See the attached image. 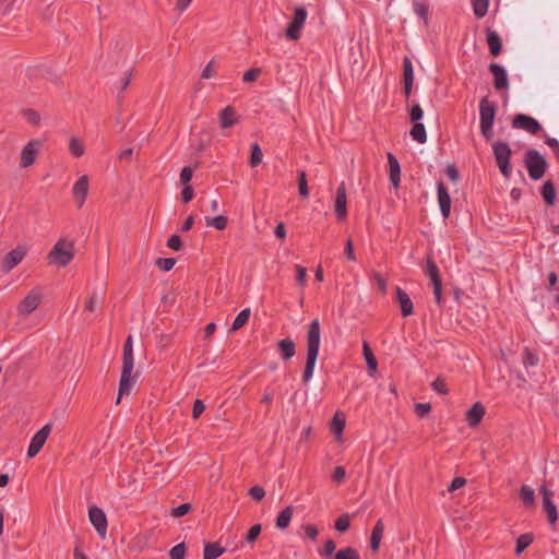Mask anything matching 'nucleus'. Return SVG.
Returning a JSON list of instances; mask_svg holds the SVG:
<instances>
[{"instance_id":"obj_1","label":"nucleus","mask_w":559,"mask_h":559,"mask_svg":"<svg viewBox=\"0 0 559 559\" xmlns=\"http://www.w3.org/2000/svg\"><path fill=\"white\" fill-rule=\"evenodd\" d=\"M307 356H306V365L302 372L301 380L305 384H307L314 372L320 342H321V325L318 319L312 320L307 329Z\"/></svg>"},{"instance_id":"obj_2","label":"nucleus","mask_w":559,"mask_h":559,"mask_svg":"<svg viewBox=\"0 0 559 559\" xmlns=\"http://www.w3.org/2000/svg\"><path fill=\"white\" fill-rule=\"evenodd\" d=\"M134 368V358H133V344L132 336L129 335L123 345V355H122V370L119 381V392L117 397V404L120 403V400L123 395H128L131 392V389L135 382V377H132V370Z\"/></svg>"},{"instance_id":"obj_3","label":"nucleus","mask_w":559,"mask_h":559,"mask_svg":"<svg viewBox=\"0 0 559 559\" xmlns=\"http://www.w3.org/2000/svg\"><path fill=\"white\" fill-rule=\"evenodd\" d=\"M75 255L74 242L59 239L47 255L48 263L60 267L68 266Z\"/></svg>"},{"instance_id":"obj_4","label":"nucleus","mask_w":559,"mask_h":559,"mask_svg":"<svg viewBox=\"0 0 559 559\" xmlns=\"http://www.w3.org/2000/svg\"><path fill=\"white\" fill-rule=\"evenodd\" d=\"M497 112V105L485 96L479 103V115H480V132L483 136L490 141L493 138V122Z\"/></svg>"},{"instance_id":"obj_5","label":"nucleus","mask_w":559,"mask_h":559,"mask_svg":"<svg viewBox=\"0 0 559 559\" xmlns=\"http://www.w3.org/2000/svg\"><path fill=\"white\" fill-rule=\"evenodd\" d=\"M524 163L532 180H539L545 175L547 162L538 151L527 150L524 155Z\"/></svg>"},{"instance_id":"obj_6","label":"nucleus","mask_w":559,"mask_h":559,"mask_svg":"<svg viewBox=\"0 0 559 559\" xmlns=\"http://www.w3.org/2000/svg\"><path fill=\"white\" fill-rule=\"evenodd\" d=\"M493 155L497 162V165L501 171V174L509 178L511 176V165H510V158L512 151L510 148V145L507 142L503 141H497L492 145Z\"/></svg>"},{"instance_id":"obj_7","label":"nucleus","mask_w":559,"mask_h":559,"mask_svg":"<svg viewBox=\"0 0 559 559\" xmlns=\"http://www.w3.org/2000/svg\"><path fill=\"white\" fill-rule=\"evenodd\" d=\"M307 16L308 13L305 7L300 5L295 8L293 19L285 31L286 38L290 40H298L300 38Z\"/></svg>"},{"instance_id":"obj_8","label":"nucleus","mask_w":559,"mask_h":559,"mask_svg":"<svg viewBox=\"0 0 559 559\" xmlns=\"http://www.w3.org/2000/svg\"><path fill=\"white\" fill-rule=\"evenodd\" d=\"M43 300V292L40 287L33 288L26 297L21 300L17 306V313L20 316H28L34 312Z\"/></svg>"},{"instance_id":"obj_9","label":"nucleus","mask_w":559,"mask_h":559,"mask_svg":"<svg viewBox=\"0 0 559 559\" xmlns=\"http://www.w3.org/2000/svg\"><path fill=\"white\" fill-rule=\"evenodd\" d=\"M27 254V248L24 245H19L13 250L9 251L2 259L1 271L3 273L11 272L19 265Z\"/></svg>"},{"instance_id":"obj_10","label":"nucleus","mask_w":559,"mask_h":559,"mask_svg":"<svg viewBox=\"0 0 559 559\" xmlns=\"http://www.w3.org/2000/svg\"><path fill=\"white\" fill-rule=\"evenodd\" d=\"M512 127L515 129H523L532 134H537L543 129L536 119L524 114H518L514 116Z\"/></svg>"},{"instance_id":"obj_11","label":"nucleus","mask_w":559,"mask_h":559,"mask_svg":"<svg viewBox=\"0 0 559 559\" xmlns=\"http://www.w3.org/2000/svg\"><path fill=\"white\" fill-rule=\"evenodd\" d=\"M50 431H51V426L49 424H47L33 436L29 447H28V450H27L28 457H34L38 454V452L41 450V448L46 443Z\"/></svg>"},{"instance_id":"obj_12","label":"nucleus","mask_w":559,"mask_h":559,"mask_svg":"<svg viewBox=\"0 0 559 559\" xmlns=\"http://www.w3.org/2000/svg\"><path fill=\"white\" fill-rule=\"evenodd\" d=\"M543 496V509L548 518V521L551 525H555L558 520V511L557 507L552 501L554 492L548 489L545 485L539 489Z\"/></svg>"},{"instance_id":"obj_13","label":"nucleus","mask_w":559,"mask_h":559,"mask_svg":"<svg viewBox=\"0 0 559 559\" xmlns=\"http://www.w3.org/2000/svg\"><path fill=\"white\" fill-rule=\"evenodd\" d=\"M334 212L338 222H343L347 217V193L344 182L336 190Z\"/></svg>"},{"instance_id":"obj_14","label":"nucleus","mask_w":559,"mask_h":559,"mask_svg":"<svg viewBox=\"0 0 559 559\" xmlns=\"http://www.w3.org/2000/svg\"><path fill=\"white\" fill-rule=\"evenodd\" d=\"M88 516L97 533L105 537L107 533V516L105 512L100 508L93 506L88 509Z\"/></svg>"},{"instance_id":"obj_15","label":"nucleus","mask_w":559,"mask_h":559,"mask_svg":"<svg viewBox=\"0 0 559 559\" xmlns=\"http://www.w3.org/2000/svg\"><path fill=\"white\" fill-rule=\"evenodd\" d=\"M88 193V178L86 175L80 177L72 188L73 198L78 207H82Z\"/></svg>"},{"instance_id":"obj_16","label":"nucleus","mask_w":559,"mask_h":559,"mask_svg":"<svg viewBox=\"0 0 559 559\" xmlns=\"http://www.w3.org/2000/svg\"><path fill=\"white\" fill-rule=\"evenodd\" d=\"M40 143L39 141H29L21 152V162L20 166L22 168H27L34 164L38 147Z\"/></svg>"},{"instance_id":"obj_17","label":"nucleus","mask_w":559,"mask_h":559,"mask_svg":"<svg viewBox=\"0 0 559 559\" xmlns=\"http://www.w3.org/2000/svg\"><path fill=\"white\" fill-rule=\"evenodd\" d=\"M438 202L443 218H448L451 212V197L445 185L440 181L437 185Z\"/></svg>"},{"instance_id":"obj_18","label":"nucleus","mask_w":559,"mask_h":559,"mask_svg":"<svg viewBox=\"0 0 559 559\" xmlns=\"http://www.w3.org/2000/svg\"><path fill=\"white\" fill-rule=\"evenodd\" d=\"M489 71L493 75V86L496 90H503L508 87V73L502 66L498 63H491L489 66Z\"/></svg>"},{"instance_id":"obj_19","label":"nucleus","mask_w":559,"mask_h":559,"mask_svg":"<svg viewBox=\"0 0 559 559\" xmlns=\"http://www.w3.org/2000/svg\"><path fill=\"white\" fill-rule=\"evenodd\" d=\"M396 301L400 305L403 317H409L414 313V305L408 294L401 287L395 288Z\"/></svg>"},{"instance_id":"obj_20","label":"nucleus","mask_w":559,"mask_h":559,"mask_svg":"<svg viewBox=\"0 0 559 559\" xmlns=\"http://www.w3.org/2000/svg\"><path fill=\"white\" fill-rule=\"evenodd\" d=\"M486 411L480 402H476L467 412L466 420L471 427H476L481 421Z\"/></svg>"},{"instance_id":"obj_21","label":"nucleus","mask_w":559,"mask_h":559,"mask_svg":"<svg viewBox=\"0 0 559 559\" xmlns=\"http://www.w3.org/2000/svg\"><path fill=\"white\" fill-rule=\"evenodd\" d=\"M386 157H388L389 167H390V180H391L393 187L397 188L400 186V181H401L400 163H399L397 158L395 157V155L390 152L386 154Z\"/></svg>"},{"instance_id":"obj_22","label":"nucleus","mask_w":559,"mask_h":559,"mask_svg":"<svg viewBox=\"0 0 559 559\" xmlns=\"http://www.w3.org/2000/svg\"><path fill=\"white\" fill-rule=\"evenodd\" d=\"M277 349L284 360H289L296 354V344L289 337L283 338L277 343Z\"/></svg>"},{"instance_id":"obj_23","label":"nucleus","mask_w":559,"mask_h":559,"mask_svg":"<svg viewBox=\"0 0 559 559\" xmlns=\"http://www.w3.org/2000/svg\"><path fill=\"white\" fill-rule=\"evenodd\" d=\"M384 532V523L382 519H379L376 525L372 528L370 536V548L373 552L378 551L380 548V543Z\"/></svg>"},{"instance_id":"obj_24","label":"nucleus","mask_w":559,"mask_h":559,"mask_svg":"<svg viewBox=\"0 0 559 559\" xmlns=\"http://www.w3.org/2000/svg\"><path fill=\"white\" fill-rule=\"evenodd\" d=\"M540 194L544 202L548 206H552L557 199V191L554 182L551 180H547L543 183L540 188Z\"/></svg>"},{"instance_id":"obj_25","label":"nucleus","mask_w":559,"mask_h":559,"mask_svg":"<svg viewBox=\"0 0 559 559\" xmlns=\"http://www.w3.org/2000/svg\"><path fill=\"white\" fill-rule=\"evenodd\" d=\"M487 43L489 46V52L491 56L497 57L502 50V40L500 36L490 28L487 29Z\"/></svg>"},{"instance_id":"obj_26","label":"nucleus","mask_w":559,"mask_h":559,"mask_svg":"<svg viewBox=\"0 0 559 559\" xmlns=\"http://www.w3.org/2000/svg\"><path fill=\"white\" fill-rule=\"evenodd\" d=\"M236 122V110L234 107L227 106L219 112V123L223 129L230 128Z\"/></svg>"},{"instance_id":"obj_27","label":"nucleus","mask_w":559,"mask_h":559,"mask_svg":"<svg viewBox=\"0 0 559 559\" xmlns=\"http://www.w3.org/2000/svg\"><path fill=\"white\" fill-rule=\"evenodd\" d=\"M226 549L217 542H209L204 544L203 559H217Z\"/></svg>"},{"instance_id":"obj_28","label":"nucleus","mask_w":559,"mask_h":559,"mask_svg":"<svg viewBox=\"0 0 559 559\" xmlns=\"http://www.w3.org/2000/svg\"><path fill=\"white\" fill-rule=\"evenodd\" d=\"M293 514H294V508L293 506H287L276 518L275 520V525L278 530H286L289 524H290V521L293 519Z\"/></svg>"},{"instance_id":"obj_29","label":"nucleus","mask_w":559,"mask_h":559,"mask_svg":"<svg viewBox=\"0 0 559 559\" xmlns=\"http://www.w3.org/2000/svg\"><path fill=\"white\" fill-rule=\"evenodd\" d=\"M362 354L366 359L368 370H369L370 374H372L373 372L377 371L378 360H377L371 347L369 346L368 342H366V341L362 344Z\"/></svg>"},{"instance_id":"obj_30","label":"nucleus","mask_w":559,"mask_h":559,"mask_svg":"<svg viewBox=\"0 0 559 559\" xmlns=\"http://www.w3.org/2000/svg\"><path fill=\"white\" fill-rule=\"evenodd\" d=\"M411 136L414 141L424 144L427 141L425 126L421 122H415L411 129Z\"/></svg>"},{"instance_id":"obj_31","label":"nucleus","mask_w":559,"mask_h":559,"mask_svg":"<svg viewBox=\"0 0 559 559\" xmlns=\"http://www.w3.org/2000/svg\"><path fill=\"white\" fill-rule=\"evenodd\" d=\"M251 311L249 308L242 309L233 322L230 331L235 332L245 326L250 319Z\"/></svg>"},{"instance_id":"obj_32","label":"nucleus","mask_w":559,"mask_h":559,"mask_svg":"<svg viewBox=\"0 0 559 559\" xmlns=\"http://www.w3.org/2000/svg\"><path fill=\"white\" fill-rule=\"evenodd\" d=\"M345 417L336 413L331 421V431L337 437L341 438L345 428Z\"/></svg>"},{"instance_id":"obj_33","label":"nucleus","mask_w":559,"mask_h":559,"mask_svg":"<svg viewBox=\"0 0 559 559\" xmlns=\"http://www.w3.org/2000/svg\"><path fill=\"white\" fill-rule=\"evenodd\" d=\"M534 540L533 533H525L518 537L515 546V555L522 554Z\"/></svg>"},{"instance_id":"obj_34","label":"nucleus","mask_w":559,"mask_h":559,"mask_svg":"<svg viewBox=\"0 0 559 559\" xmlns=\"http://www.w3.org/2000/svg\"><path fill=\"white\" fill-rule=\"evenodd\" d=\"M520 499L525 507H533L535 502L534 490L530 486L523 485L520 489Z\"/></svg>"},{"instance_id":"obj_35","label":"nucleus","mask_w":559,"mask_h":559,"mask_svg":"<svg viewBox=\"0 0 559 559\" xmlns=\"http://www.w3.org/2000/svg\"><path fill=\"white\" fill-rule=\"evenodd\" d=\"M522 362L525 368L535 367L539 362V358L528 347L523 350Z\"/></svg>"},{"instance_id":"obj_36","label":"nucleus","mask_w":559,"mask_h":559,"mask_svg":"<svg viewBox=\"0 0 559 559\" xmlns=\"http://www.w3.org/2000/svg\"><path fill=\"white\" fill-rule=\"evenodd\" d=\"M474 14L477 19H481L487 14L489 0H472Z\"/></svg>"},{"instance_id":"obj_37","label":"nucleus","mask_w":559,"mask_h":559,"mask_svg":"<svg viewBox=\"0 0 559 559\" xmlns=\"http://www.w3.org/2000/svg\"><path fill=\"white\" fill-rule=\"evenodd\" d=\"M263 157L262 150L258 143L251 144V155L249 159V164L252 168L257 167L261 164Z\"/></svg>"},{"instance_id":"obj_38","label":"nucleus","mask_w":559,"mask_h":559,"mask_svg":"<svg viewBox=\"0 0 559 559\" xmlns=\"http://www.w3.org/2000/svg\"><path fill=\"white\" fill-rule=\"evenodd\" d=\"M425 274L430 278V281L440 276L439 267L430 255L426 259Z\"/></svg>"},{"instance_id":"obj_39","label":"nucleus","mask_w":559,"mask_h":559,"mask_svg":"<svg viewBox=\"0 0 559 559\" xmlns=\"http://www.w3.org/2000/svg\"><path fill=\"white\" fill-rule=\"evenodd\" d=\"M206 224L207 226H213L217 230H224L227 227L228 218L224 215H218L215 217H206Z\"/></svg>"},{"instance_id":"obj_40","label":"nucleus","mask_w":559,"mask_h":559,"mask_svg":"<svg viewBox=\"0 0 559 559\" xmlns=\"http://www.w3.org/2000/svg\"><path fill=\"white\" fill-rule=\"evenodd\" d=\"M334 559H360L359 552L357 549L353 547H346L344 549H340Z\"/></svg>"},{"instance_id":"obj_41","label":"nucleus","mask_w":559,"mask_h":559,"mask_svg":"<svg viewBox=\"0 0 559 559\" xmlns=\"http://www.w3.org/2000/svg\"><path fill=\"white\" fill-rule=\"evenodd\" d=\"M403 80L404 82H414L413 63L408 57L403 59Z\"/></svg>"},{"instance_id":"obj_42","label":"nucleus","mask_w":559,"mask_h":559,"mask_svg":"<svg viewBox=\"0 0 559 559\" xmlns=\"http://www.w3.org/2000/svg\"><path fill=\"white\" fill-rule=\"evenodd\" d=\"M298 190L302 198L309 197V187L307 182V176L305 170L298 171Z\"/></svg>"},{"instance_id":"obj_43","label":"nucleus","mask_w":559,"mask_h":559,"mask_svg":"<svg viewBox=\"0 0 559 559\" xmlns=\"http://www.w3.org/2000/svg\"><path fill=\"white\" fill-rule=\"evenodd\" d=\"M433 287V295L436 302L440 306L443 302L442 297V280L441 276L430 281Z\"/></svg>"},{"instance_id":"obj_44","label":"nucleus","mask_w":559,"mask_h":559,"mask_svg":"<svg viewBox=\"0 0 559 559\" xmlns=\"http://www.w3.org/2000/svg\"><path fill=\"white\" fill-rule=\"evenodd\" d=\"M70 153L75 157H81L84 154V145L83 143L76 139L72 138L69 143Z\"/></svg>"},{"instance_id":"obj_45","label":"nucleus","mask_w":559,"mask_h":559,"mask_svg":"<svg viewBox=\"0 0 559 559\" xmlns=\"http://www.w3.org/2000/svg\"><path fill=\"white\" fill-rule=\"evenodd\" d=\"M350 526L349 515L347 513L342 514L337 518L335 521V530L344 533L346 532Z\"/></svg>"},{"instance_id":"obj_46","label":"nucleus","mask_w":559,"mask_h":559,"mask_svg":"<svg viewBox=\"0 0 559 559\" xmlns=\"http://www.w3.org/2000/svg\"><path fill=\"white\" fill-rule=\"evenodd\" d=\"M155 264L164 272L170 271L176 264L175 258H158Z\"/></svg>"},{"instance_id":"obj_47","label":"nucleus","mask_w":559,"mask_h":559,"mask_svg":"<svg viewBox=\"0 0 559 559\" xmlns=\"http://www.w3.org/2000/svg\"><path fill=\"white\" fill-rule=\"evenodd\" d=\"M170 559H185L186 557V545L180 543L174 546L169 551Z\"/></svg>"},{"instance_id":"obj_48","label":"nucleus","mask_w":559,"mask_h":559,"mask_svg":"<svg viewBox=\"0 0 559 559\" xmlns=\"http://www.w3.org/2000/svg\"><path fill=\"white\" fill-rule=\"evenodd\" d=\"M100 298L96 292L91 293L85 304V311L94 312Z\"/></svg>"},{"instance_id":"obj_49","label":"nucleus","mask_w":559,"mask_h":559,"mask_svg":"<svg viewBox=\"0 0 559 559\" xmlns=\"http://www.w3.org/2000/svg\"><path fill=\"white\" fill-rule=\"evenodd\" d=\"M262 526L261 524H254L250 527L246 535V542L253 543L258 539L259 535L261 534Z\"/></svg>"},{"instance_id":"obj_50","label":"nucleus","mask_w":559,"mask_h":559,"mask_svg":"<svg viewBox=\"0 0 559 559\" xmlns=\"http://www.w3.org/2000/svg\"><path fill=\"white\" fill-rule=\"evenodd\" d=\"M424 111L419 104H414L409 109V119L412 122H419V120L423 118Z\"/></svg>"},{"instance_id":"obj_51","label":"nucleus","mask_w":559,"mask_h":559,"mask_svg":"<svg viewBox=\"0 0 559 559\" xmlns=\"http://www.w3.org/2000/svg\"><path fill=\"white\" fill-rule=\"evenodd\" d=\"M192 507L190 503H182L171 509V515L175 518H181L191 511Z\"/></svg>"},{"instance_id":"obj_52","label":"nucleus","mask_w":559,"mask_h":559,"mask_svg":"<svg viewBox=\"0 0 559 559\" xmlns=\"http://www.w3.org/2000/svg\"><path fill=\"white\" fill-rule=\"evenodd\" d=\"M248 493L254 501H261L265 497L264 488L259 485L251 487Z\"/></svg>"},{"instance_id":"obj_53","label":"nucleus","mask_w":559,"mask_h":559,"mask_svg":"<svg viewBox=\"0 0 559 559\" xmlns=\"http://www.w3.org/2000/svg\"><path fill=\"white\" fill-rule=\"evenodd\" d=\"M167 247L175 251H179L183 248V242L178 235H173L167 240Z\"/></svg>"},{"instance_id":"obj_54","label":"nucleus","mask_w":559,"mask_h":559,"mask_svg":"<svg viewBox=\"0 0 559 559\" xmlns=\"http://www.w3.org/2000/svg\"><path fill=\"white\" fill-rule=\"evenodd\" d=\"M432 389L440 393V394H448L449 392V389H448V385L444 381V379H442L441 377H438L433 382H432Z\"/></svg>"},{"instance_id":"obj_55","label":"nucleus","mask_w":559,"mask_h":559,"mask_svg":"<svg viewBox=\"0 0 559 559\" xmlns=\"http://www.w3.org/2000/svg\"><path fill=\"white\" fill-rule=\"evenodd\" d=\"M346 472L343 466H336L332 474V481L335 484H342L345 480Z\"/></svg>"},{"instance_id":"obj_56","label":"nucleus","mask_w":559,"mask_h":559,"mask_svg":"<svg viewBox=\"0 0 559 559\" xmlns=\"http://www.w3.org/2000/svg\"><path fill=\"white\" fill-rule=\"evenodd\" d=\"M414 11L417 15H419L421 19L425 20V22L428 19V5L424 2L416 1L414 2Z\"/></svg>"},{"instance_id":"obj_57","label":"nucleus","mask_w":559,"mask_h":559,"mask_svg":"<svg viewBox=\"0 0 559 559\" xmlns=\"http://www.w3.org/2000/svg\"><path fill=\"white\" fill-rule=\"evenodd\" d=\"M296 282L299 286H305L307 282V269L301 265H296Z\"/></svg>"},{"instance_id":"obj_58","label":"nucleus","mask_w":559,"mask_h":559,"mask_svg":"<svg viewBox=\"0 0 559 559\" xmlns=\"http://www.w3.org/2000/svg\"><path fill=\"white\" fill-rule=\"evenodd\" d=\"M431 411V405L430 403H416L415 404V413L417 416L419 417H425L427 416Z\"/></svg>"},{"instance_id":"obj_59","label":"nucleus","mask_w":559,"mask_h":559,"mask_svg":"<svg viewBox=\"0 0 559 559\" xmlns=\"http://www.w3.org/2000/svg\"><path fill=\"white\" fill-rule=\"evenodd\" d=\"M24 117L26 118V120H27L29 123H32V124H34V126H37V124H39V122H40V116H39V114H38L36 110H34V109H26V110L24 111Z\"/></svg>"},{"instance_id":"obj_60","label":"nucleus","mask_w":559,"mask_h":559,"mask_svg":"<svg viewBox=\"0 0 559 559\" xmlns=\"http://www.w3.org/2000/svg\"><path fill=\"white\" fill-rule=\"evenodd\" d=\"M193 176V168L191 166H186L181 169L180 173V182L186 186L190 182Z\"/></svg>"},{"instance_id":"obj_61","label":"nucleus","mask_w":559,"mask_h":559,"mask_svg":"<svg viewBox=\"0 0 559 559\" xmlns=\"http://www.w3.org/2000/svg\"><path fill=\"white\" fill-rule=\"evenodd\" d=\"M336 545L333 539H328L324 543L323 549L320 551V555L323 557H330L335 551Z\"/></svg>"},{"instance_id":"obj_62","label":"nucleus","mask_w":559,"mask_h":559,"mask_svg":"<svg viewBox=\"0 0 559 559\" xmlns=\"http://www.w3.org/2000/svg\"><path fill=\"white\" fill-rule=\"evenodd\" d=\"M260 73H261L260 69H257V68L249 69L248 71L245 72L242 80H243V82H254L259 78Z\"/></svg>"},{"instance_id":"obj_63","label":"nucleus","mask_w":559,"mask_h":559,"mask_svg":"<svg viewBox=\"0 0 559 559\" xmlns=\"http://www.w3.org/2000/svg\"><path fill=\"white\" fill-rule=\"evenodd\" d=\"M344 254L349 261H356V255L354 253V243L350 238H348L345 243Z\"/></svg>"},{"instance_id":"obj_64","label":"nucleus","mask_w":559,"mask_h":559,"mask_svg":"<svg viewBox=\"0 0 559 559\" xmlns=\"http://www.w3.org/2000/svg\"><path fill=\"white\" fill-rule=\"evenodd\" d=\"M204 409H205L204 403L201 400H195L193 403V408H192V417L194 419L199 418L201 416V414L204 412Z\"/></svg>"}]
</instances>
